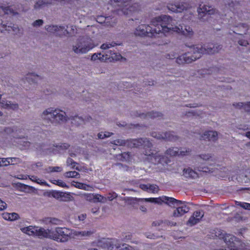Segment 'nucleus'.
Wrapping results in <instances>:
<instances>
[{"instance_id":"nucleus-50","label":"nucleus","mask_w":250,"mask_h":250,"mask_svg":"<svg viewBox=\"0 0 250 250\" xmlns=\"http://www.w3.org/2000/svg\"><path fill=\"white\" fill-rule=\"evenodd\" d=\"M198 170L202 171L205 172H212L210 168L206 167H198Z\"/></svg>"},{"instance_id":"nucleus-12","label":"nucleus","mask_w":250,"mask_h":250,"mask_svg":"<svg viewBox=\"0 0 250 250\" xmlns=\"http://www.w3.org/2000/svg\"><path fill=\"white\" fill-rule=\"evenodd\" d=\"M146 155H149V160L152 163L154 164H167L168 162V160L167 157H164L161 155L159 153L152 154L151 155L146 154Z\"/></svg>"},{"instance_id":"nucleus-23","label":"nucleus","mask_w":250,"mask_h":250,"mask_svg":"<svg viewBox=\"0 0 250 250\" xmlns=\"http://www.w3.org/2000/svg\"><path fill=\"white\" fill-rule=\"evenodd\" d=\"M0 104L2 107L7 109L14 110L18 107V105L17 104L6 100H2Z\"/></svg>"},{"instance_id":"nucleus-39","label":"nucleus","mask_w":250,"mask_h":250,"mask_svg":"<svg viewBox=\"0 0 250 250\" xmlns=\"http://www.w3.org/2000/svg\"><path fill=\"white\" fill-rule=\"evenodd\" d=\"M117 44H118L114 42H112L111 43L106 42V43L103 44L101 45V48L102 49H109L111 47H114L115 45H117Z\"/></svg>"},{"instance_id":"nucleus-36","label":"nucleus","mask_w":250,"mask_h":250,"mask_svg":"<svg viewBox=\"0 0 250 250\" xmlns=\"http://www.w3.org/2000/svg\"><path fill=\"white\" fill-rule=\"evenodd\" d=\"M62 191L58 190H52L50 192V196L60 200Z\"/></svg>"},{"instance_id":"nucleus-45","label":"nucleus","mask_w":250,"mask_h":250,"mask_svg":"<svg viewBox=\"0 0 250 250\" xmlns=\"http://www.w3.org/2000/svg\"><path fill=\"white\" fill-rule=\"evenodd\" d=\"M7 159V162L9 163V165H14L19 162V160L16 158H8Z\"/></svg>"},{"instance_id":"nucleus-40","label":"nucleus","mask_w":250,"mask_h":250,"mask_svg":"<svg viewBox=\"0 0 250 250\" xmlns=\"http://www.w3.org/2000/svg\"><path fill=\"white\" fill-rule=\"evenodd\" d=\"M78 175H79V173H78L77 172H76L75 171H68V172H66L65 173V176L66 177H68V178H70V177L76 178V177H77Z\"/></svg>"},{"instance_id":"nucleus-44","label":"nucleus","mask_w":250,"mask_h":250,"mask_svg":"<svg viewBox=\"0 0 250 250\" xmlns=\"http://www.w3.org/2000/svg\"><path fill=\"white\" fill-rule=\"evenodd\" d=\"M112 133L110 132H105L99 133L98 135V138L100 139H104L108 137L111 135Z\"/></svg>"},{"instance_id":"nucleus-16","label":"nucleus","mask_w":250,"mask_h":250,"mask_svg":"<svg viewBox=\"0 0 250 250\" xmlns=\"http://www.w3.org/2000/svg\"><path fill=\"white\" fill-rule=\"evenodd\" d=\"M189 150L186 148H182L180 151L177 147L169 148L167 151V154L170 156H185L189 153Z\"/></svg>"},{"instance_id":"nucleus-58","label":"nucleus","mask_w":250,"mask_h":250,"mask_svg":"<svg viewBox=\"0 0 250 250\" xmlns=\"http://www.w3.org/2000/svg\"><path fill=\"white\" fill-rule=\"evenodd\" d=\"M122 156L125 161H128L129 159V154L128 153H124L122 154Z\"/></svg>"},{"instance_id":"nucleus-31","label":"nucleus","mask_w":250,"mask_h":250,"mask_svg":"<svg viewBox=\"0 0 250 250\" xmlns=\"http://www.w3.org/2000/svg\"><path fill=\"white\" fill-rule=\"evenodd\" d=\"M111 58L112 60L114 61L125 62L126 60L125 58H124L120 54L118 53H114L112 54Z\"/></svg>"},{"instance_id":"nucleus-28","label":"nucleus","mask_w":250,"mask_h":250,"mask_svg":"<svg viewBox=\"0 0 250 250\" xmlns=\"http://www.w3.org/2000/svg\"><path fill=\"white\" fill-rule=\"evenodd\" d=\"M69 146L67 144H63L55 146L53 149V152L54 153H61L62 150L66 149L69 147Z\"/></svg>"},{"instance_id":"nucleus-30","label":"nucleus","mask_w":250,"mask_h":250,"mask_svg":"<svg viewBox=\"0 0 250 250\" xmlns=\"http://www.w3.org/2000/svg\"><path fill=\"white\" fill-rule=\"evenodd\" d=\"M14 14L13 10L9 7L0 6V16L4 14Z\"/></svg>"},{"instance_id":"nucleus-7","label":"nucleus","mask_w":250,"mask_h":250,"mask_svg":"<svg viewBox=\"0 0 250 250\" xmlns=\"http://www.w3.org/2000/svg\"><path fill=\"white\" fill-rule=\"evenodd\" d=\"M158 17H157L158 18ZM157 17L153 19L151 21V24L152 27L150 26L149 25L146 24H141L139 25L134 31V34L136 36H147L150 37L155 36V35L159 34L160 33H163L162 31L156 32V29L158 28V26L160 27V25H158L157 26L153 25L152 21L156 19Z\"/></svg>"},{"instance_id":"nucleus-34","label":"nucleus","mask_w":250,"mask_h":250,"mask_svg":"<svg viewBox=\"0 0 250 250\" xmlns=\"http://www.w3.org/2000/svg\"><path fill=\"white\" fill-rule=\"evenodd\" d=\"M66 165L68 167H70L71 168H75L77 170H79L77 167L78 164L74 162L73 160L71 158H68L66 161Z\"/></svg>"},{"instance_id":"nucleus-35","label":"nucleus","mask_w":250,"mask_h":250,"mask_svg":"<svg viewBox=\"0 0 250 250\" xmlns=\"http://www.w3.org/2000/svg\"><path fill=\"white\" fill-rule=\"evenodd\" d=\"M86 121L83 119L81 117L75 116L72 119V123L75 124L76 125H80L82 124L83 123H85Z\"/></svg>"},{"instance_id":"nucleus-37","label":"nucleus","mask_w":250,"mask_h":250,"mask_svg":"<svg viewBox=\"0 0 250 250\" xmlns=\"http://www.w3.org/2000/svg\"><path fill=\"white\" fill-rule=\"evenodd\" d=\"M27 79L33 83H37L40 79V77L39 76L32 73L28 75Z\"/></svg>"},{"instance_id":"nucleus-32","label":"nucleus","mask_w":250,"mask_h":250,"mask_svg":"<svg viewBox=\"0 0 250 250\" xmlns=\"http://www.w3.org/2000/svg\"><path fill=\"white\" fill-rule=\"evenodd\" d=\"M50 182L55 185L60 186L62 188H68L69 187L62 180H52Z\"/></svg>"},{"instance_id":"nucleus-47","label":"nucleus","mask_w":250,"mask_h":250,"mask_svg":"<svg viewBox=\"0 0 250 250\" xmlns=\"http://www.w3.org/2000/svg\"><path fill=\"white\" fill-rule=\"evenodd\" d=\"M37 184L42 185V186H45L47 187H49V185L47 184L44 180L41 179L40 178H37L36 182Z\"/></svg>"},{"instance_id":"nucleus-63","label":"nucleus","mask_w":250,"mask_h":250,"mask_svg":"<svg viewBox=\"0 0 250 250\" xmlns=\"http://www.w3.org/2000/svg\"><path fill=\"white\" fill-rule=\"evenodd\" d=\"M168 42H169V41L166 40V41H163L162 42H158L157 43V44H158V45H163L167 44Z\"/></svg>"},{"instance_id":"nucleus-42","label":"nucleus","mask_w":250,"mask_h":250,"mask_svg":"<svg viewBox=\"0 0 250 250\" xmlns=\"http://www.w3.org/2000/svg\"><path fill=\"white\" fill-rule=\"evenodd\" d=\"M200 158L205 161H212L213 158L209 154H202Z\"/></svg>"},{"instance_id":"nucleus-59","label":"nucleus","mask_w":250,"mask_h":250,"mask_svg":"<svg viewBox=\"0 0 250 250\" xmlns=\"http://www.w3.org/2000/svg\"><path fill=\"white\" fill-rule=\"evenodd\" d=\"M60 222L59 220L58 219H56L55 218H50V222L53 224L58 225L59 224V222Z\"/></svg>"},{"instance_id":"nucleus-26","label":"nucleus","mask_w":250,"mask_h":250,"mask_svg":"<svg viewBox=\"0 0 250 250\" xmlns=\"http://www.w3.org/2000/svg\"><path fill=\"white\" fill-rule=\"evenodd\" d=\"M2 217L4 220L12 221L18 219L19 215L15 212H4L2 214Z\"/></svg>"},{"instance_id":"nucleus-5","label":"nucleus","mask_w":250,"mask_h":250,"mask_svg":"<svg viewBox=\"0 0 250 250\" xmlns=\"http://www.w3.org/2000/svg\"><path fill=\"white\" fill-rule=\"evenodd\" d=\"M42 119L52 123H61L66 120L65 113L59 109L50 107L44 110L41 114Z\"/></svg>"},{"instance_id":"nucleus-17","label":"nucleus","mask_w":250,"mask_h":250,"mask_svg":"<svg viewBox=\"0 0 250 250\" xmlns=\"http://www.w3.org/2000/svg\"><path fill=\"white\" fill-rule=\"evenodd\" d=\"M132 146L139 147L143 146L144 147H150L151 143L147 139H139L131 141Z\"/></svg>"},{"instance_id":"nucleus-3","label":"nucleus","mask_w":250,"mask_h":250,"mask_svg":"<svg viewBox=\"0 0 250 250\" xmlns=\"http://www.w3.org/2000/svg\"><path fill=\"white\" fill-rule=\"evenodd\" d=\"M110 4L119 15H130L137 10L138 4L131 0H110Z\"/></svg>"},{"instance_id":"nucleus-1","label":"nucleus","mask_w":250,"mask_h":250,"mask_svg":"<svg viewBox=\"0 0 250 250\" xmlns=\"http://www.w3.org/2000/svg\"><path fill=\"white\" fill-rule=\"evenodd\" d=\"M153 25L157 26L160 25V27L158 26L156 29V32L162 31L163 33L165 34L169 32H176L181 33L185 37L191 38L194 32L192 28L188 25H182L176 24V21L172 19L169 16L163 15L159 16L152 21Z\"/></svg>"},{"instance_id":"nucleus-43","label":"nucleus","mask_w":250,"mask_h":250,"mask_svg":"<svg viewBox=\"0 0 250 250\" xmlns=\"http://www.w3.org/2000/svg\"><path fill=\"white\" fill-rule=\"evenodd\" d=\"M237 205L240 206L244 209L250 210V204L248 203L237 202Z\"/></svg>"},{"instance_id":"nucleus-46","label":"nucleus","mask_w":250,"mask_h":250,"mask_svg":"<svg viewBox=\"0 0 250 250\" xmlns=\"http://www.w3.org/2000/svg\"><path fill=\"white\" fill-rule=\"evenodd\" d=\"M94 198L97 201L100 202H104L106 200V198L99 194L94 195Z\"/></svg>"},{"instance_id":"nucleus-38","label":"nucleus","mask_w":250,"mask_h":250,"mask_svg":"<svg viewBox=\"0 0 250 250\" xmlns=\"http://www.w3.org/2000/svg\"><path fill=\"white\" fill-rule=\"evenodd\" d=\"M47 172H61L62 170V168L61 167H50L47 169Z\"/></svg>"},{"instance_id":"nucleus-24","label":"nucleus","mask_w":250,"mask_h":250,"mask_svg":"<svg viewBox=\"0 0 250 250\" xmlns=\"http://www.w3.org/2000/svg\"><path fill=\"white\" fill-rule=\"evenodd\" d=\"M71 184L73 187L79 189H82L87 191H92L93 189V188L91 186L85 184L73 181L71 183Z\"/></svg>"},{"instance_id":"nucleus-54","label":"nucleus","mask_w":250,"mask_h":250,"mask_svg":"<svg viewBox=\"0 0 250 250\" xmlns=\"http://www.w3.org/2000/svg\"><path fill=\"white\" fill-rule=\"evenodd\" d=\"M42 23L43 21L42 20H38L33 23V25L34 26H38L42 25Z\"/></svg>"},{"instance_id":"nucleus-52","label":"nucleus","mask_w":250,"mask_h":250,"mask_svg":"<svg viewBox=\"0 0 250 250\" xmlns=\"http://www.w3.org/2000/svg\"><path fill=\"white\" fill-rule=\"evenodd\" d=\"M122 250H135L131 246H130L126 244L122 245Z\"/></svg>"},{"instance_id":"nucleus-11","label":"nucleus","mask_w":250,"mask_h":250,"mask_svg":"<svg viewBox=\"0 0 250 250\" xmlns=\"http://www.w3.org/2000/svg\"><path fill=\"white\" fill-rule=\"evenodd\" d=\"M191 7L189 2H177L174 4L169 3L167 5L168 9L174 12H182L187 10Z\"/></svg>"},{"instance_id":"nucleus-18","label":"nucleus","mask_w":250,"mask_h":250,"mask_svg":"<svg viewBox=\"0 0 250 250\" xmlns=\"http://www.w3.org/2000/svg\"><path fill=\"white\" fill-rule=\"evenodd\" d=\"M173 202H175L173 198L169 197L166 196H162L158 198H155L154 203L158 205H162L163 203L169 205L172 204Z\"/></svg>"},{"instance_id":"nucleus-13","label":"nucleus","mask_w":250,"mask_h":250,"mask_svg":"<svg viewBox=\"0 0 250 250\" xmlns=\"http://www.w3.org/2000/svg\"><path fill=\"white\" fill-rule=\"evenodd\" d=\"M46 30L50 33L56 34L57 35L61 36L69 32L63 26H58L57 25H48L45 27Z\"/></svg>"},{"instance_id":"nucleus-33","label":"nucleus","mask_w":250,"mask_h":250,"mask_svg":"<svg viewBox=\"0 0 250 250\" xmlns=\"http://www.w3.org/2000/svg\"><path fill=\"white\" fill-rule=\"evenodd\" d=\"M227 5L230 10H234L235 7L237 8L239 6V3L236 1H233L232 0H229L228 1Z\"/></svg>"},{"instance_id":"nucleus-64","label":"nucleus","mask_w":250,"mask_h":250,"mask_svg":"<svg viewBox=\"0 0 250 250\" xmlns=\"http://www.w3.org/2000/svg\"><path fill=\"white\" fill-rule=\"evenodd\" d=\"M29 179L33 182H36L38 177L35 176H29Z\"/></svg>"},{"instance_id":"nucleus-29","label":"nucleus","mask_w":250,"mask_h":250,"mask_svg":"<svg viewBox=\"0 0 250 250\" xmlns=\"http://www.w3.org/2000/svg\"><path fill=\"white\" fill-rule=\"evenodd\" d=\"M233 105L238 108H244L247 111H250V102L247 103H239L233 104Z\"/></svg>"},{"instance_id":"nucleus-21","label":"nucleus","mask_w":250,"mask_h":250,"mask_svg":"<svg viewBox=\"0 0 250 250\" xmlns=\"http://www.w3.org/2000/svg\"><path fill=\"white\" fill-rule=\"evenodd\" d=\"M183 175L186 178L192 179H195L198 177V174L189 167L183 169Z\"/></svg>"},{"instance_id":"nucleus-4","label":"nucleus","mask_w":250,"mask_h":250,"mask_svg":"<svg viewBox=\"0 0 250 250\" xmlns=\"http://www.w3.org/2000/svg\"><path fill=\"white\" fill-rule=\"evenodd\" d=\"M46 238L58 242H65L72 237V229L66 228L56 227L54 230L46 229Z\"/></svg>"},{"instance_id":"nucleus-61","label":"nucleus","mask_w":250,"mask_h":250,"mask_svg":"<svg viewBox=\"0 0 250 250\" xmlns=\"http://www.w3.org/2000/svg\"><path fill=\"white\" fill-rule=\"evenodd\" d=\"M160 113L158 112H153L152 113L150 114L149 116H150L152 118H156L160 116Z\"/></svg>"},{"instance_id":"nucleus-25","label":"nucleus","mask_w":250,"mask_h":250,"mask_svg":"<svg viewBox=\"0 0 250 250\" xmlns=\"http://www.w3.org/2000/svg\"><path fill=\"white\" fill-rule=\"evenodd\" d=\"M72 237H82L91 235L93 232L89 230L77 231L72 229Z\"/></svg>"},{"instance_id":"nucleus-56","label":"nucleus","mask_w":250,"mask_h":250,"mask_svg":"<svg viewBox=\"0 0 250 250\" xmlns=\"http://www.w3.org/2000/svg\"><path fill=\"white\" fill-rule=\"evenodd\" d=\"M239 26L240 28H242L243 29L244 32L247 31V30L248 29V26L247 24H240Z\"/></svg>"},{"instance_id":"nucleus-48","label":"nucleus","mask_w":250,"mask_h":250,"mask_svg":"<svg viewBox=\"0 0 250 250\" xmlns=\"http://www.w3.org/2000/svg\"><path fill=\"white\" fill-rule=\"evenodd\" d=\"M9 165V163L7 162L6 158H0V167L7 166Z\"/></svg>"},{"instance_id":"nucleus-19","label":"nucleus","mask_w":250,"mask_h":250,"mask_svg":"<svg viewBox=\"0 0 250 250\" xmlns=\"http://www.w3.org/2000/svg\"><path fill=\"white\" fill-rule=\"evenodd\" d=\"M218 136L217 132L214 131H205L201 136L203 140H208L210 141H214L217 140Z\"/></svg>"},{"instance_id":"nucleus-53","label":"nucleus","mask_w":250,"mask_h":250,"mask_svg":"<svg viewBox=\"0 0 250 250\" xmlns=\"http://www.w3.org/2000/svg\"><path fill=\"white\" fill-rule=\"evenodd\" d=\"M7 208V204L3 201L0 199V210H2L6 209Z\"/></svg>"},{"instance_id":"nucleus-57","label":"nucleus","mask_w":250,"mask_h":250,"mask_svg":"<svg viewBox=\"0 0 250 250\" xmlns=\"http://www.w3.org/2000/svg\"><path fill=\"white\" fill-rule=\"evenodd\" d=\"M163 223V222L161 220H157L155 221H154L152 225V226H160Z\"/></svg>"},{"instance_id":"nucleus-20","label":"nucleus","mask_w":250,"mask_h":250,"mask_svg":"<svg viewBox=\"0 0 250 250\" xmlns=\"http://www.w3.org/2000/svg\"><path fill=\"white\" fill-rule=\"evenodd\" d=\"M140 188L143 190L150 193H156L159 190L158 187L153 184H141Z\"/></svg>"},{"instance_id":"nucleus-9","label":"nucleus","mask_w":250,"mask_h":250,"mask_svg":"<svg viewBox=\"0 0 250 250\" xmlns=\"http://www.w3.org/2000/svg\"><path fill=\"white\" fill-rule=\"evenodd\" d=\"M175 202L169 205V206L175 208L176 209L173 211V216L175 217L182 216L185 213L188 212L189 210V207L186 202H182L181 201L177 200L174 198Z\"/></svg>"},{"instance_id":"nucleus-49","label":"nucleus","mask_w":250,"mask_h":250,"mask_svg":"<svg viewBox=\"0 0 250 250\" xmlns=\"http://www.w3.org/2000/svg\"><path fill=\"white\" fill-rule=\"evenodd\" d=\"M117 197V194L115 192H112L109 193L108 196L107 197V198L110 200L112 201L114 199L116 198Z\"/></svg>"},{"instance_id":"nucleus-60","label":"nucleus","mask_w":250,"mask_h":250,"mask_svg":"<svg viewBox=\"0 0 250 250\" xmlns=\"http://www.w3.org/2000/svg\"><path fill=\"white\" fill-rule=\"evenodd\" d=\"M6 26L4 24L2 23V22L0 20V30L2 32L4 29H6Z\"/></svg>"},{"instance_id":"nucleus-27","label":"nucleus","mask_w":250,"mask_h":250,"mask_svg":"<svg viewBox=\"0 0 250 250\" xmlns=\"http://www.w3.org/2000/svg\"><path fill=\"white\" fill-rule=\"evenodd\" d=\"M73 198L70 192H62L60 200L63 202L72 201Z\"/></svg>"},{"instance_id":"nucleus-14","label":"nucleus","mask_w":250,"mask_h":250,"mask_svg":"<svg viewBox=\"0 0 250 250\" xmlns=\"http://www.w3.org/2000/svg\"><path fill=\"white\" fill-rule=\"evenodd\" d=\"M215 12V9L207 4H200L198 9V14L201 17H203L204 15L206 14H214Z\"/></svg>"},{"instance_id":"nucleus-55","label":"nucleus","mask_w":250,"mask_h":250,"mask_svg":"<svg viewBox=\"0 0 250 250\" xmlns=\"http://www.w3.org/2000/svg\"><path fill=\"white\" fill-rule=\"evenodd\" d=\"M239 44L241 46H246L247 44H248V42L247 41L244 40H240L238 42Z\"/></svg>"},{"instance_id":"nucleus-62","label":"nucleus","mask_w":250,"mask_h":250,"mask_svg":"<svg viewBox=\"0 0 250 250\" xmlns=\"http://www.w3.org/2000/svg\"><path fill=\"white\" fill-rule=\"evenodd\" d=\"M86 218V215L84 214H82L78 216V218L80 221H83Z\"/></svg>"},{"instance_id":"nucleus-6","label":"nucleus","mask_w":250,"mask_h":250,"mask_svg":"<svg viewBox=\"0 0 250 250\" xmlns=\"http://www.w3.org/2000/svg\"><path fill=\"white\" fill-rule=\"evenodd\" d=\"M96 45L91 38L83 37L78 40L73 45V50L77 54H83L88 52Z\"/></svg>"},{"instance_id":"nucleus-10","label":"nucleus","mask_w":250,"mask_h":250,"mask_svg":"<svg viewBox=\"0 0 250 250\" xmlns=\"http://www.w3.org/2000/svg\"><path fill=\"white\" fill-rule=\"evenodd\" d=\"M21 230L29 235H36L40 238H46V229L42 228L30 226L21 228Z\"/></svg>"},{"instance_id":"nucleus-15","label":"nucleus","mask_w":250,"mask_h":250,"mask_svg":"<svg viewBox=\"0 0 250 250\" xmlns=\"http://www.w3.org/2000/svg\"><path fill=\"white\" fill-rule=\"evenodd\" d=\"M204 215V212L203 210L196 211L189 218L187 224L193 226L200 222Z\"/></svg>"},{"instance_id":"nucleus-22","label":"nucleus","mask_w":250,"mask_h":250,"mask_svg":"<svg viewBox=\"0 0 250 250\" xmlns=\"http://www.w3.org/2000/svg\"><path fill=\"white\" fill-rule=\"evenodd\" d=\"M107 58V55L102 53H95L91 56V60L96 62H105Z\"/></svg>"},{"instance_id":"nucleus-8","label":"nucleus","mask_w":250,"mask_h":250,"mask_svg":"<svg viewBox=\"0 0 250 250\" xmlns=\"http://www.w3.org/2000/svg\"><path fill=\"white\" fill-rule=\"evenodd\" d=\"M131 235L128 234L125 235V237L122 238L121 239H104L102 243L103 245L101 247L104 249H109L110 250H122V245L125 244L122 243V241H127L130 239Z\"/></svg>"},{"instance_id":"nucleus-2","label":"nucleus","mask_w":250,"mask_h":250,"mask_svg":"<svg viewBox=\"0 0 250 250\" xmlns=\"http://www.w3.org/2000/svg\"><path fill=\"white\" fill-rule=\"evenodd\" d=\"M184 45L188 48L189 51L192 52L194 55H192L189 52L182 54L177 58L176 62H191L200 58L202 54H213L217 52L221 48L220 46H215L212 44L202 46L193 45L190 43L186 42Z\"/></svg>"},{"instance_id":"nucleus-41","label":"nucleus","mask_w":250,"mask_h":250,"mask_svg":"<svg viewBox=\"0 0 250 250\" xmlns=\"http://www.w3.org/2000/svg\"><path fill=\"white\" fill-rule=\"evenodd\" d=\"M170 133H166L165 134V136H162V135H159L158 136H157L156 135H154V134H153L152 136L153 137H156L158 139H168V140H172L173 139L172 137H171L170 136Z\"/></svg>"},{"instance_id":"nucleus-51","label":"nucleus","mask_w":250,"mask_h":250,"mask_svg":"<svg viewBox=\"0 0 250 250\" xmlns=\"http://www.w3.org/2000/svg\"><path fill=\"white\" fill-rule=\"evenodd\" d=\"M155 198H140L139 201H145L146 202L154 203Z\"/></svg>"}]
</instances>
